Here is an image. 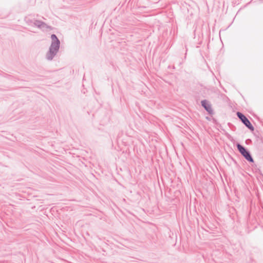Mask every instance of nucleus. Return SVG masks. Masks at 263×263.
<instances>
[{
    "instance_id": "39448f33",
    "label": "nucleus",
    "mask_w": 263,
    "mask_h": 263,
    "mask_svg": "<svg viewBox=\"0 0 263 263\" xmlns=\"http://www.w3.org/2000/svg\"><path fill=\"white\" fill-rule=\"evenodd\" d=\"M205 119L209 121L213 122L214 123L216 124V120L213 118V116H205Z\"/></svg>"
},
{
    "instance_id": "f03ea898",
    "label": "nucleus",
    "mask_w": 263,
    "mask_h": 263,
    "mask_svg": "<svg viewBox=\"0 0 263 263\" xmlns=\"http://www.w3.org/2000/svg\"><path fill=\"white\" fill-rule=\"evenodd\" d=\"M60 42H53L51 44L50 48V54H51L50 57L48 58V60H51L53 56L55 55L56 52L58 51L59 48Z\"/></svg>"
},
{
    "instance_id": "423d86ee",
    "label": "nucleus",
    "mask_w": 263,
    "mask_h": 263,
    "mask_svg": "<svg viewBox=\"0 0 263 263\" xmlns=\"http://www.w3.org/2000/svg\"><path fill=\"white\" fill-rule=\"evenodd\" d=\"M51 39H52V43L53 42H60L59 40H58V39L57 38V37L54 34H52L51 36Z\"/></svg>"
},
{
    "instance_id": "0eeeda50",
    "label": "nucleus",
    "mask_w": 263,
    "mask_h": 263,
    "mask_svg": "<svg viewBox=\"0 0 263 263\" xmlns=\"http://www.w3.org/2000/svg\"><path fill=\"white\" fill-rule=\"evenodd\" d=\"M51 55V54H50V51H49V53L47 54V59H48V58L50 57Z\"/></svg>"
},
{
    "instance_id": "6e6552de",
    "label": "nucleus",
    "mask_w": 263,
    "mask_h": 263,
    "mask_svg": "<svg viewBox=\"0 0 263 263\" xmlns=\"http://www.w3.org/2000/svg\"><path fill=\"white\" fill-rule=\"evenodd\" d=\"M237 115L239 116V115H242L241 113H240L239 112H238L237 113Z\"/></svg>"
},
{
    "instance_id": "7ed1b4c3",
    "label": "nucleus",
    "mask_w": 263,
    "mask_h": 263,
    "mask_svg": "<svg viewBox=\"0 0 263 263\" xmlns=\"http://www.w3.org/2000/svg\"><path fill=\"white\" fill-rule=\"evenodd\" d=\"M245 126L250 130L253 131L254 129L253 126L247 118V116H237Z\"/></svg>"
},
{
    "instance_id": "20e7f679",
    "label": "nucleus",
    "mask_w": 263,
    "mask_h": 263,
    "mask_svg": "<svg viewBox=\"0 0 263 263\" xmlns=\"http://www.w3.org/2000/svg\"><path fill=\"white\" fill-rule=\"evenodd\" d=\"M202 106L204 107V108L208 111L209 114H212V109L210 105L206 101H203L201 102Z\"/></svg>"
},
{
    "instance_id": "f257e3e1",
    "label": "nucleus",
    "mask_w": 263,
    "mask_h": 263,
    "mask_svg": "<svg viewBox=\"0 0 263 263\" xmlns=\"http://www.w3.org/2000/svg\"><path fill=\"white\" fill-rule=\"evenodd\" d=\"M237 149L239 153L244 157V158L250 162H253V159L250 154V152L244 146L239 143L236 144Z\"/></svg>"
}]
</instances>
